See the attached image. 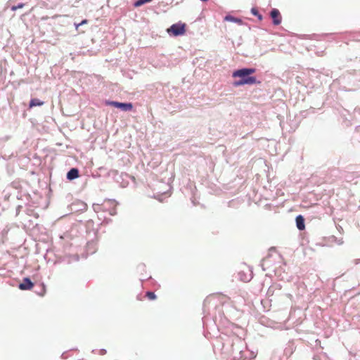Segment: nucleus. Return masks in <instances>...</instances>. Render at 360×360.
I'll return each instance as SVG.
<instances>
[{
	"mask_svg": "<svg viewBox=\"0 0 360 360\" xmlns=\"http://www.w3.org/2000/svg\"><path fill=\"white\" fill-rule=\"evenodd\" d=\"M152 0H139V1L135 2L134 6H136V7L141 6L143 4H144L146 3H148V2H150Z\"/></svg>",
	"mask_w": 360,
	"mask_h": 360,
	"instance_id": "f8f14e48",
	"label": "nucleus"
},
{
	"mask_svg": "<svg viewBox=\"0 0 360 360\" xmlns=\"http://www.w3.org/2000/svg\"><path fill=\"white\" fill-rule=\"evenodd\" d=\"M87 22H88L87 20H83L79 24L76 25V29H78L79 26H80V25L86 24Z\"/></svg>",
	"mask_w": 360,
	"mask_h": 360,
	"instance_id": "2eb2a0df",
	"label": "nucleus"
},
{
	"mask_svg": "<svg viewBox=\"0 0 360 360\" xmlns=\"http://www.w3.org/2000/svg\"><path fill=\"white\" fill-rule=\"evenodd\" d=\"M271 17L274 25H278L281 22V17L278 9L274 8L271 11Z\"/></svg>",
	"mask_w": 360,
	"mask_h": 360,
	"instance_id": "39448f33",
	"label": "nucleus"
},
{
	"mask_svg": "<svg viewBox=\"0 0 360 360\" xmlns=\"http://www.w3.org/2000/svg\"><path fill=\"white\" fill-rule=\"evenodd\" d=\"M24 6H25V4H22V3H21V4H18V5H17V6H13L11 7V10H12V11H16V10H17V9H18V8H23V7H24Z\"/></svg>",
	"mask_w": 360,
	"mask_h": 360,
	"instance_id": "4468645a",
	"label": "nucleus"
},
{
	"mask_svg": "<svg viewBox=\"0 0 360 360\" xmlns=\"http://www.w3.org/2000/svg\"><path fill=\"white\" fill-rule=\"evenodd\" d=\"M271 292V288H270L268 290V294H270Z\"/></svg>",
	"mask_w": 360,
	"mask_h": 360,
	"instance_id": "dca6fc26",
	"label": "nucleus"
},
{
	"mask_svg": "<svg viewBox=\"0 0 360 360\" xmlns=\"http://www.w3.org/2000/svg\"><path fill=\"white\" fill-rule=\"evenodd\" d=\"M296 225L299 230H303L304 229V219L302 216L299 215L296 217Z\"/></svg>",
	"mask_w": 360,
	"mask_h": 360,
	"instance_id": "0eeeda50",
	"label": "nucleus"
},
{
	"mask_svg": "<svg viewBox=\"0 0 360 360\" xmlns=\"http://www.w3.org/2000/svg\"><path fill=\"white\" fill-rule=\"evenodd\" d=\"M167 31L170 35H183L186 32V24L182 22L173 24Z\"/></svg>",
	"mask_w": 360,
	"mask_h": 360,
	"instance_id": "f03ea898",
	"label": "nucleus"
},
{
	"mask_svg": "<svg viewBox=\"0 0 360 360\" xmlns=\"http://www.w3.org/2000/svg\"><path fill=\"white\" fill-rule=\"evenodd\" d=\"M44 105V102L41 101L38 98H32L30 101L29 107L30 108L36 107V106H41Z\"/></svg>",
	"mask_w": 360,
	"mask_h": 360,
	"instance_id": "6e6552de",
	"label": "nucleus"
},
{
	"mask_svg": "<svg viewBox=\"0 0 360 360\" xmlns=\"http://www.w3.org/2000/svg\"><path fill=\"white\" fill-rule=\"evenodd\" d=\"M34 287V283L29 278H24L22 282L19 285V288L22 290H31Z\"/></svg>",
	"mask_w": 360,
	"mask_h": 360,
	"instance_id": "20e7f679",
	"label": "nucleus"
},
{
	"mask_svg": "<svg viewBox=\"0 0 360 360\" xmlns=\"http://www.w3.org/2000/svg\"><path fill=\"white\" fill-rule=\"evenodd\" d=\"M226 21L234 22H237L238 24H240L242 22L241 19L236 18H234V17H233L231 15H226Z\"/></svg>",
	"mask_w": 360,
	"mask_h": 360,
	"instance_id": "9d476101",
	"label": "nucleus"
},
{
	"mask_svg": "<svg viewBox=\"0 0 360 360\" xmlns=\"http://www.w3.org/2000/svg\"><path fill=\"white\" fill-rule=\"evenodd\" d=\"M251 13H252L254 15L257 16L259 19H260V20L262 19V15L259 13V12H258V11H257V8H252L251 9Z\"/></svg>",
	"mask_w": 360,
	"mask_h": 360,
	"instance_id": "ddd939ff",
	"label": "nucleus"
},
{
	"mask_svg": "<svg viewBox=\"0 0 360 360\" xmlns=\"http://www.w3.org/2000/svg\"><path fill=\"white\" fill-rule=\"evenodd\" d=\"M249 271L250 272L248 274H243L241 272H240L239 273L240 279L244 282H248V281H250L251 278H252V271L250 270H249Z\"/></svg>",
	"mask_w": 360,
	"mask_h": 360,
	"instance_id": "1a4fd4ad",
	"label": "nucleus"
},
{
	"mask_svg": "<svg viewBox=\"0 0 360 360\" xmlns=\"http://www.w3.org/2000/svg\"><path fill=\"white\" fill-rule=\"evenodd\" d=\"M108 104L112 106H114L117 108H120L123 111H129L132 110L133 105L131 103H120L117 101H110L108 102Z\"/></svg>",
	"mask_w": 360,
	"mask_h": 360,
	"instance_id": "7ed1b4c3",
	"label": "nucleus"
},
{
	"mask_svg": "<svg viewBox=\"0 0 360 360\" xmlns=\"http://www.w3.org/2000/svg\"><path fill=\"white\" fill-rule=\"evenodd\" d=\"M256 70L255 68H241L238 69L233 72V77H239L238 81L233 82V86H239L245 84H254L257 83L255 77L250 76V75L255 73ZM258 83H260L258 82Z\"/></svg>",
	"mask_w": 360,
	"mask_h": 360,
	"instance_id": "f257e3e1",
	"label": "nucleus"
},
{
	"mask_svg": "<svg viewBox=\"0 0 360 360\" xmlns=\"http://www.w3.org/2000/svg\"><path fill=\"white\" fill-rule=\"evenodd\" d=\"M79 177V171L76 168L71 169L67 174V178L69 180H72Z\"/></svg>",
	"mask_w": 360,
	"mask_h": 360,
	"instance_id": "423d86ee",
	"label": "nucleus"
},
{
	"mask_svg": "<svg viewBox=\"0 0 360 360\" xmlns=\"http://www.w3.org/2000/svg\"><path fill=\"white\" fill-rule=\"evenodd\" d=\"M146 297H147L150 300H154L156 299V295L153 292H147L146 293Z\"/></svg>",
	"mask_w": 360,
	"mask_h": 360,
	"instance_id": "9b49d317",
	"label": "nucleus"
},
{
	"mask_svg": "<svg viewBox=\"0 0 360 360\" xmlns=\"http://www.w3.org/2000/svg\"><path fill=\"white\" fill-rule=\"evenodd\" d=\"M43 291H44V292H43V293H41V294L40 295H41V296H43V295H44V292H45L44 288H43Z\"/></svg>",
	"mask_w": 360,
	"mask_h": 360,
	"instance_id": "f3484780",
	"label": "nucleus"
}]
</instances>
